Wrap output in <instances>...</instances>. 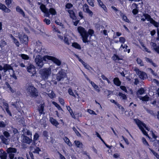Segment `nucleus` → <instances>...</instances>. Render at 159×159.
<instances>
[{"mask_svg": "<svg viewBox=\"0 0 159 159\" xmlns=\"http://www.w3.org/2000/svg\"><path fill=\"white\" fill-rule=\"evenodd\" d=\"M45 50L42 48V46L41 45H36L35 48L34 50V55L33 56L35 57V55L36 54H38L36 57L35 62L38 68L40 69L43 67L44 63L43 60L46 61L47 58H46V60L44 59L45 56L42 57L40 55H43L45 52Z\"/></svg>", "mask_w": 159, "mask_h": 159, "instance_id": "1", "label": "nucleus"}, {"mask_svg": "<svg viewBox=\"0 0 159 159\" xmlns=\"http://www.w3.org/2000/svg\"><path fill=\"white\" fill-rule=\"evenodd\" d=\"M38 3L39 5H41L40 8L41 11L45 14V16L46 17H50L49 13L52 15L56 14V11L54 8H50L48 10L46 8L45 6L43 4H41V2H38Z\"/></svg>", "mask_w": 159, "mask_h": 159, "instance_id": "2", "label": "nucleus"}, {"mask_svg": "<svg viewBox=\"0 0 159 159\" xmlns=\"http://www.w3.org/2000/svg\"><path fill=\"white\" fill-rule=\"evenodd\" d=\"M77 30L82 37L83 42L84 43H88V34L85 29L81 26H79L77 28Z\"/></svg>", "mask_w": 159, "mask_h": 159, "instance_id": "3", "label": "nucleus"}, {"mask_svg": "<svg viewBox=\"0 0 159 159\" xmlns=\"http://www.w3.org/2000/svg\"><path fill=\"white\" fill-rule=\"evenodd\" d=\"M26 91L30 96L33 97L37 96L38 92L36 88L32 85H26Z\"/></svg>", "mask_w": 159, "mask_h": 159, "instance_id": "4", "label": "nucleus"}, {"mask_svg": "<svg viewBox=\"0 0 159 159\" xmlns=\"http://www.w3.org/2000/svg\"><path fill=\"white\" fill-rule=\"evenodd\" d=\"M39 73L41 74L42 78L44 80L48 79V76L51 73V69L49 68H45L41 69L39 71Z\"/></svg>", "mask_w": 159, "mask_h": 159, "instance_id": "5", "label": "nucleus"}, {"mask_svg": "<svg viewBox=\"0 0 159 159\" xmlns=\"http://www.w3.org/2000/svg\"><path fill=\"white\" fill-rule=\"evenodd\" d=\"M138 126H139V129L142 131L143 134L147 136H148V134H147L146 132L144 130V128L142 127V126H143L146 129L149 131V129H148V128L147 127L146 124L143 123L141 121H139L138 123Z\"/></svg>", "mask_w": 159, "mask_h": 159, "instance_id": "6", "label": "nucleus"}, {"mask_svg": "<svg viewBox=\"0 0 159 159\" xmlns=\"http://www.w3.org/2000/svg\"><path fill=\"white\" fill-rule=\"evenodd\" d=\"M46 58H47L48 60H51L53 62L56 64L57 66H59L61 65V61L58 59L54 57H53L49 56H45L44 59L46 60Z\"/></svg>", "mask_w": 159, "mask_h": 159, "instance_id": "7", "label": "nucleus"}, {"mask_svg": "<svg viewBox=\"0 0 159 159\" xmlns=\"http://www.w3.org/2000/svg\"><path fill=\"white\" fill-rule=\"evenodd\" d=\"M18 36L21 42L25 44L28 43V37L24 34H19Z\"/></svg>", "mask_w": 159, "mask_h": 159, "instance_id": "8", "label": "nucleus"}, {"mask_svg": "<svg viewBox=\"0 0 159 159\" xmlns=\"http://www.w3.org/2000/svg\"><path fill=\"white\" fill-rule=\"evenodd\" d=\"M16 149L13 148H8L7 151L9 154V157L10 159H13L14 157V154L13 153L16 152Z\"/></svg>", "mask_w": 159, "mask_h": 159, "instance_id": "9", "label": "nucleus"}, {"mask_svg": "<svg viewBox=\"0 0 159 159\" xmlns=\"http://www.w3.org/2000/svg\"><path fill=\"white\" fill-rule=\"evenodd\" d=\"M66 76V74L64 72V70L61 69L57 74V79L58 81L63 80Z\"/></svg>", "mask_w": 159, "mask_h": 159, "instance_id": "10", "label": "nucleus"}, {"mask_svg": "<svg viewBox=\"0 0 159 159\" xmlns=\"http://www.w3.org/2000/svg\"><path fill=\"white\" fill-rule=\"evenodd\" d=\"M27 71L31 74V76H32L36 73V71L35 66L32 65H30L27 67Z\"/></svg>", "mask_w": 159, "mask_h": 159, "instance_id": "11", "label": "nucleus"}, {"mask_svg": "<svg viewBox=\"0 0 159 159\" xmlns=\"http://www.w3.org/2000/svg\"><path fill=\"white\" fill-rule=\"evenodd\" d=\"M134 70L136 72L137 74L139 75V77L141 79L144 80L146 78L147 75L143 71H141L137 68H135Z\"/></svg>", "mask_w": 159, "mask_h": 159, "instance_id": "12", "label": "nucleus"}, {"mask_svg": "<svg viewBox=\"0 0 159 159\" xmlns=\"http://www.w3.org/2000/svg\"><path fill=\"white\" fill-rule=\"evenodd\" d=\"M23 142L27 144H30L32 141V140L28 137L24 135H22L21 136Z\"/></svg>", "mask_w": 159, "mask_h": 159, "instance_id": "13", "label": "nucleus"}, {"mask_svg": "<svg viewBox=\"0 0 159 159\" xmlns=\"http://www.w3.org/2000/svg\"><path fill=\"white\" fill-rule=\"evenodd\" d=\"M4 72L5 73L7 71H9L10 70H12L13 69L12 67L10 65L6 64H4L3 66Z\"/></svg>", "mask_w": 159, "mask_h": 159, "instance_id": "14", "label": "nucleus"}, {"mask_svg": "<svg viewBox=\"0 0 159 159\" xmlns=\"http://www.w3.org/2000/svg\"><path fill=\"white\" fill-rule=\"evenodd\" d=\"M30 150L32 151L33 152L35 153L39 154V152L41 151V150L38 147H36L35 149H34V150H33L34 149L32 147V145L30 146Z\"/></svg>", "mask_w": 159, "mask_h": 159, "instance_id": "15", "label": "nucleus"}, {"mask_svg": "<svg viewBox=\"0 0 159 159\" xmlns=\"http://www.w3.org/2000/svg\"><path fill=\"white\" fill-rule=\"evenodd\" d=\"M16 11L20 14L23 17H25V14L24 12L19 6L16 7Z\"/></svg>", "mask_w": 159, "mask_h": 159, "instance_id": "16", "label": "nucleus"}, {"mask_svg": "<svg viewBox=\"0 0 159 159\" xmlns=\"http://www.w3.org/2000/svg\"><path fill=\"white\" fill-rule=\"evenodd\" d=\"M113 82L114 84L117 86H120L121 84V81L118 78H115L113 79Z\"/></svg>", "mask_w": 159, "mask_h": 159, "instance_id": "17", "label": "nucleus"}, {"mask_svg": "<svg viewBox=\"0 0 159 159\" xmlns=\"http://www.w3.org/2000/svg\"><path fill=\"white\" fill-rule=\"evenodd\" d=\"M143 16L148 21H149L150 23L152 22V21L153 19L151 18V16L148 14L145 13L143 14Z\"/></svg>", "mask_w": 159, "mask_h": 159, "instance_id": "18", "label": "nucleus"}, {"mask_svg": "<svg viewBox=\"0 0 159 159\" xmlns=\"http://www.w3.org/2000/svg\"><path fill=\"white\" fill-rule=\"evenodd\" d=\"M10 37L13 40V42L17 47H19L20 43L19 41L12 34L10 35Z\"/></svg>", "mask_w": 159, "mask_h": 159, "instance_id": "19", "label": "nucleus"}, {"mask_svg": "<svg viewBox=\"0 0 159 159\" xmlns=\"http://www.w3.org/2000/svg\"><path fill=\"white\" fill-rule=\"evenodd\" d=\"M96 135H97V136L101 140L103 143L105 144V146L107 147L108 148H109V149H111V147L107 145L104 141L103 140V139H102L101 137L100 134H99V133L98 132H96Z\"/></svg>", "mask_w": 159, "mask_h": 159, "instance_id": "20", "label": "nucleus"}, {"mask_svg": "<svg viewBox=\"0 0 159 159\" xmlns=\"http://www.w3.org/2000/svg\"><path fill=\"white\" fill-rule=\"evenodd\" d=\"M0 138L1 139L2 142L5 144L7 145L8 144V139L5 138L3 135H1Z\"/></svg>", "mask_w": 159, "mask_h": 159, "instance_id": "21", "label": "nucleus"}, {"mask_svg": "<svg viewBox=\"0 0 159 159\" xmlns=\"http://www.w3.org/2000/svg\"><path fill=\"white\" fill-rule=\"evenodd\" d=\"M63 140L69 146H71L72 145L69 139L66 137L63 138Z\"/></svg>", "mask_w": 159, "mask_h": 159, "instance_id": "22", "label": "nucleus"}, {"mask_svg": "<svg viewBox=\"0 0 159 159\" xmlns=\"http://www.w3.org/2000/svg\"><path fill=\"white\" fill-rule=\"evenodd\" d=\"M50 121L52 124L55 126H57L59 124L58 122L53 118H50Z\"/></svg>", "mask_w": 159, "mask_h": 159, "instance_id": "23", "label": "nucleus"}, {"mask_svg": "<svg viewBox=\"0 0 159 159\" xmlns=\"http://www.w3.org/2000/svg\"><path fill=\"white\" fill-rule=\"evenodd\" d=\"M91 84L97 92H100V89L98 85L95 84L94 82L92 81L91 82Z\"/></svg>", "mask_w": 159, "mask_h": 159, "instance_id": "24", "label": "nucleus"}, {"mask_svg": "<svg viewBox=\"0 0 159 159\" xmlns=\"http://www.w3.org/2000/svg\"><path fill=\"white\" fill-rule=\"evenodd\" d=\"M72 46L76 48L80 49H81V46L80 45L77 43L74 42L72 43Z\"/></svg>", "mask_w": 159, "mask_h": 159, "instance_id": "25", "label": "nucleus"}, {"mask_svg": "<svg viewBox=\"0 0 159 159\" xmlns=\"http://www.w3.org/2000/svg\"><path fill=\"white\" fill-rule=\"evenodd\" d=\"M44 107V105L43 104H41L40 106V107L39 109V113L41 115L42 114H44V113L43 112V109Z\"/></svg>", "mask_w": 159, "mask_h": 159, "instance_id": "26", "label": "nucleus"}, {"mask_svg": "<svg viewBox=\"0 0 159 159\" xmlns=\"http://www.w3.org/2000/svg\"><path fill=\"white\" fill-rule=\"evenodd\" d=\"M19 56L21 57L23 59L28 60L30 59L28 55L25 54H19Z\"/></svg>", "mask_w": 159, "mask_h": 159, "instance_id": "27", "label": "nucleus"}, {"mask_svg": "<svg viewBox=\"0 0 159 159\" xmlns=\"http://www.w3.org/2000/svg\"><path fill=\"white\" fill-rule=\"evenodd\" d=\"M144 109L146 110L150 114L152 115V116H154L155 117L156 116L155 114L153 112V111L152 110H149L147 108H146L145 107L143 106Z\"/></svg>", "mask_w": 159, "mask_h": 159, "instance_id": "28", "label": "nucleus"}, {"mask_svg": "<svg viewBox=\"0 0 159 159\" xmlns=\"http://www.w3.org/2000/svg\"><path fill=\"white\" fill-rule=\"evenodd\" d=\"M83 10L84 11L86 12H87L89 10V6L86 4H85L83 7Z\"/></svg>", "mask_w": 159, "mask_h": 159, "instance_id": "29", "label": "nucleus"}, {"mask_svg": "<svg viewBox=\"0 0 159 159\" xmlns=\"http://www.w3.org/2000/svg\"><path fill=\"white\" fill-rule=\"evenodd\" d=\"M83 10L84 11L86 12H87L89 10V6L86 4H85L83 7Z\"/></svg>", "mask_w": 159, "mask_h": 159, "instance_id": "30", "label": "nucleus"}, {"mask_svg": "<svg viewBox=\"0 0 159 159\" xmlns=\"http://www.w3.org/2000/svg\"><path fill=\"white\" fill-rule=\"evenodd\" d=\"M153 146L155 149H157L158 148V147L159 146V140H156L155 141L153 144Z\"/></svg>", "mask_w": 159, "mask_h": 159, "instance_id": "31", "label": "nucleus"}, {"mask_svg": "<svg viewBox=\"0 0 159 159\" xmlns=\"http://www.w3.org/2000/svg\"><path fill=\"white\" fill-rule=\"evenodd\" d=\"M118 96L122 98L123 99L125 100L127 98L126 95L121 93L119 92L118 94Z\"/></svg>", "mask_w": 159, "mask_h": 159, "instance_id": "32", "label": "nucleus"}, {"mask_svg": "<svg viewBox=\"0 0 159 159\" xmlns=\"http://www.w3.org/2000/svg\"><path fill=\"white\" fill-rule=\"evenodd\" d=\"M43 135L44 137L46 139H48V132L46 131H44L43 133Z\"/></svg>", "mask_w": 159, "mask_h": 159, "instance_id": "33", "label": "nucleus"}, {"mask_svg": "<svg viewBox=\"0 0 159 159\" xmlns=\"http://www.w3.org/2000/svg\"><path fill=\"white\" fill-rule=\"evenodd\" d=\"M136 61L137 63L140 65V66H142L144 65L143 62L140 58H137Z\"/></svg>", "mask_w": 159, "mask_h": 159, "instance_id": "34", "label": "nucleus"}, {"mask_svg": "<svg viewBox=\"0 0 159 159\" xmlns=\"http://www.w3.org/2000/svg\"><path fill=\"white\" fill-rule=\"evenodd\" d=\"M39 134L37 133H36L34 135V144L35 143V142L36 140H37L39 139Z\"/></svg>", "mask_w": 159, "mask_h": 159, "instance_id": "35", "label": "nucleus"}, {"mask_svg": "<svg viewBox=\"0 0 159 159\" xmlns=\"http://www.w3.org/2000/svg\"><path fill=\"white\" fill-rule=\"evenodd\" d=\"M112 58L113 59V60L115 61H116L117 60L119 61L120 60H121V59L119 58V57H118V55H116L115 54L112 57Z\"/></svg>", "mask_w": 159, "mask_h": 159, "instance_id": "36", "label": "nucleus"}, {"mask_svg": "<svg viewBox=\"0 0 159 159\" xmlns=\"http://www.w3.org/2000/svg\"><path fill=\"white\" fill-rule=\"evenodd\" d=\"M74 143L76 145L77 147H82L81 146L82 145V144L80 141H74Z\"/></svg>", "mask_w": 159, "mask_h": 159, "instance_id": "37", "label": "nucleus"}, {"mask_svg": "<svg viewBox=\"0 0 159 159\" xmlns=\"http://www.w3.org/2000/svg\"><path fill=\"white\" fill-rule=\"evenodd\" d=\"M0 157L1 159H7V153L6 152H4L1 155H0Z\"/></svg>", "mask_w": 159, "mask_h": 159, "instance_id": "38", "label": "nucleus"}, {"mask_svg": "<svg viewBox=\"0 0 159 159\" xmlns=\"http://www.w3.org/2000/svg\"><path fill=\"white\" fill-rule=\"evenodd\" d=\"M151 23L154 26L157 27H158L159 25V23L156 22L155 20H153L152 21Z\"/></svg>", "mask_w": 159, "mask_h": 159, "instance_id": "39", "label": "nucleus"}, {"mask_svg": "<svg viewBox=\"0 0 159 159\" xmlns=\"http://www.w3.org/2000/svg\"><path fill=\"white\" fill-rule=\"evenodd\" d=\"M145 92V90L143 88H141L139 89L138 91V93L140 95L142 94Z\"/></svg>", "mask_w": 159, "mask_h": 159, "instance_id": "40", "label": "nucleus"}, {"mask_svg": "<svg viewBox=\"0 0 159 159\" xmlns=\"http://www.w3.org/2000/svg\"><path fill=\"white\" fill-rule=\"evenodd\" d=\"M52 104L54 105L58 109L60 110H62V108L57 103L55 102H52Z\"/></svg>", "mask_w": 159, "mask_h": 159, "instance_id": "41", "label": "nucleus"}, {"mask_svg": "<svg viewBox=\"0 0 159 159\" xmlns=\"http://www.w3.org/2000/svg\"><path fill=\"white\" fill-rule=\"evenodd\" d=\"M72 129L78 136L80 137L81 136V134L79 133V132L77 131V130L76 129L75 127H73L72 128Z\"/></svg>", "mask_w": 159, "mask_h": 159, "instance_id": "42", "label": "nucleus"}, {"mask_svg": "<svg viewBox=\"0 0 159 159\" xmlns=\"http://www.w3.org/2000/svg\"><path fill=\"white\" fill-rule=\"evenodd\" d=\"M68 93L69 94L71 95L73 97L76 98L75 95L74 94L72 90L71 89H68Z\"/></svg>", "mask_w": 159, "mask_h": 159, "instance_id": "43", "label": "nucleus"}, {"mask_svg": "<svg viewBox=\"0 0 159 159\" xmlns=\"http://www.w3.org/2000/svg\"><path fill=\"white\" fill-rule=\"evenodd\" d=\"M48 96L51 98H53L55 97V94L53 91L48 94Z\"/></svg>", "mask_w": 159, "mask_h": 159, "instance_id": "44", "label": "nucleus"}, {"mask_svg": "<svg viewBox=\"0 0 159 159\" xmlns=\"http://www.w3.org/2000/svg\"><path fill=\"white\" fill-rule=\"evenodd\" d=\"M88 34L90 35V36H92L94 34V31L92 29H89L87 32Z\"/></svg>", "mask_w": 159, "mask_h": 159, "instance_id": "45", "label": "nucleus"}, {"mask_svg": "<svg viewBox=\"0 0 159 159\" xmlns=\"http://www.w3.org/2000/svg\"><path fill=\"white\" fill-rule=\"evenodd\" d=\"M64 41L66 44H67L68 45H70V42L68 41V39L67 37L65 36Z\"/></svg>", "mask_w": 159, "mask_h": 159, "instance_id": "46", "label": "nucleus"}, {"mask_svg": "<svg viewBox=\"0 0 159 159\" xmlns=\"http://www.w3.org/2000/svg\"><path fill=\"white\" fill-rule=\"evenodd\" d=\"M89 4L91 6L93 7L94 6V0H87Z\"/></svg>", "mask_w": 159, "mask_h": 159, "instance_id": "47", "label": "nucleus"}, {"mask_svg": "<svg viewBox=\"0 0 159 159\" xmlns=\"http://www.w3.org/2000/svg\"><path fill=\"white\" fill-rule=\"evenodd\" d=\"M5 123L2 121H0V127L1 128H4L6 126Z\"/></svg>", "mask_w": 159, "mask_h": 159, "instance_id": "48", "label": "nucleus"}, {"mask_svg": "<svg viewBox=\"0 0 159 159\" xmlns=\"http://www.w3.org/2000/svg\"><path fill=\"white\" fill-rule=\"evenodd\" d=\"M125 41V39L123 37H120L119 38V42L122 43H124Z\"/></svg>", "mask_w": 159, "mask_h": 159, "instance_id": "49", "label": "nucleus"}, {"mask_svg": "<svg viewBox=\"0 0 159 159\" xmlns=\"http://www.w3.org/2000/svg\"><path fill=\"white\" fill-rule=\"evenodd\" d=\"M149 97L147 96H145L143 97H142L141 99L143 101H147L148 100Z\"/></svg>", "mask_w": 159, "mask_h": 159, "instance_id": "50", "label": "nucleus"}, {"mask_svg": "<svg viewBox=\"0 0 159 159\" xmlns=\"http://www.w3.org/2000/svg\"><path fill=\"white\" fill-rule=\"evenodd\" d=\"M120 88L121 90L124 91L126 93L128 92V91L125 86H120Z\"/></svg>", "mask_w": 159, "mask_h": 159, "instance_id": "51", "label": "nucleus"}, {"mask_svg": "<svg viewBox=\"0 0 159 159\" xmlns=\"http://www.w3.org/2000/svg\"><path fill=\"white\" fill-rule=\"evenodd\" d=\"M2 10L4 11L5 12L7 13L11 11L10 10L7 8L5 6V7H4L3 9Z\"/></svg>", "mask_w": 159, "mask_h": 159, "instance_id": "52", "label": "nucleus"}, {"mask_svg": "<svg viewBox=\"0 0 159 159\" xmlns=\"http://www.w3.org/2000/svg\"><path fill=\"white\" fill-rule=\"evenodd\" d=\"M43 21L46 24L48 25H49L51 22L50 20L46 18H45L43 20Z\"/></svg>", "mask_w": 159, "mask_h": 159, "instance_id": "53", "label": "nucleus"}, {"mask_svg": "<svg viewBox=\"0 0 159 159\" xmlns=\"http://www.w3.org/2000/svg\"><path fill=\"white\" fill-rule=\"evenodd\" d=\"M12 71V74L10 75L13 78H14L15 80L17 79V77L15 75V73H14V70H13Z\"/></svg>", "mask_w": 159, "mask_h": 159, "instance_id": "54", "label": "nucleus"}, {"mask_svg": "<svg viewBox=\"0 0 159 159\" xmlns=\"http://www.w3.org/2000/svg\"><path fill=\"white\" fill-rule=\"evenodd\" d=\"M11 0H5L6 4L8 7H9V6L11 3Z\"/></svg>", "mask_w": 159, "mask_h": 159, "instance_id": "55", "label": "nucleus"}, {"mask_svg": "<svg viewBox=\"0 0 159 159\" xmlns=\"http://www.w3.org/2000/svg\"><path fill=\"white\" fill-rule=\"evenodd\" d=\"M145 59L146 61H147L148 62L150 63H151L152 65H153V64H154V63L152 61V60L151 59H149L147 57H145Z\"/></svg>", "mask_w": 159, "mask_h": 159, "instance_id": "56", "label": "nucleus"}, {"mask_svg": "<svg viewBox=\"0 0 159 159\" xmlns=\"http://www.w3.org/2000/svg\"><path fill=\"white\" fill-rule=\"evenodd\" d=\"M3 134L7 138H8L10 136V134L9 133L6 131L4 132Z\"/></svg>", "mask_w": 159, "mask_h": 159, "instance_id": "57", "label": "nucleus"}, {"mask_svg": "<svg viewBox=\"0 0 159 159\" xmlns=\"http://www.w3.org/2000/svg\"><path fill=\"white\" fill-rule=\"evenodd\" d=\"M122 18L123 20L126 22H129V20L127 19V17L125 16H123Z\"/></svg>", "mask_w": 159, "mask_h": 159, "instance_id": "58", "label": "nucleus"}, {"mask_svg": "<svg viewBox=\"0 0 159 159\" xmlns=\"http://www.w3.org/2000/svg\"><path fill=\"white\" fill-rule=\"evenodd\" d=\"M142 140H143V143L145 145H147L148 146H149L148 143L147 141L145 138H143Z\"/></svg>", "mask_w": 159, "mask_h": 159, "instance_id": "59", "label": "nucleus"}, {"mask_svg": "<svg viewBox=\"0 0 159 159\" xmlns=\"http://www.w3.org/2000/svg\"><path fill=\"white\" fill-rule=\"evenodd\" d=\"M66 108L67 110L69 111L71 115H72V113H73L72 110L69 106H66Z\"/></svg>", "mask_w": 159, "mask_h": 159, "instance_id": "60", "label": "nucleus"}, {"mask_svg": "<svg viewBox=\"0 0 159 159\" xmlns=\"http://www.w3.org/2000/svg\"><path fill=\"white\" fill-rule=\"evenodd\" d=\"M6 111L7 113L9 115V116H12L11 113L10 111L9 110V108H5Z\"/></svg>", "mask_w": 159, "mask_h": 159, "instance_id": "61", "label": "nucleus"}, {"mask_svg": "<svg viewBox=\"0 0 159 159\" xmlns=\"http://www.w3.org/2000/svg\"><path fill=\"white\" fill-rule=\"evenodd\" d=\"M73 7V5L70 3H67L66 5V7L67 8H70Z\"/></svg>", "mask_w": 159, "mask_h": 159, "instance_id": "62", "label": "nucleus"}, {"mask_svg": "<svg viewBox=\"0 0 159 159\" xmlns=\"http://www.w3.org/2000/svg\"><path fill=\"white\" fill-rule=\"evenodd\" d=\"M59 101L60 103L63 105H64V100L61 98H59Z\"/></svg>", "mask_w": 159, "mask_h": 159, "instance_id": "63", "label": "nucleus"}, {"mask_svg": "<svg viewBox=\"0 0 159 159\" xmlns=\"http://www.w3.org/2000/svg\"><path fill=\"white\" fill-rule=\"evenodd\" d=\"M151 46L153 47L154 49L155 50V48H157V44L156 43H153V42H152L151 43Z\"/></svg>", "mask_w": 159, "mask_h": 159, "instance_id": "64", "label": "nucleus"}]
</instances>
